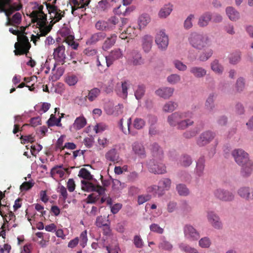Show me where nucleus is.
Returning <instances> with one entry per match:
<instances>
[{"label":"nucleus","mask_w":253,"mask_h":253,"mask_svg":"<svg viewBox=\"0 0 253 253\" xmlns=\"http://www.w3.org/2000/svg\"><path fill=\"white\" fill-rule=\"evenodd\" d=\"M192 115L189 112H176L168 117L167 121L171 126H177L178 129L184 130L194 124V121L188 119Z\"/></svg>","instance_id":"obj_1"},{"label":"nucleus","mask_w":253,"mask_h":253,"mask_svg":"<svg viewBox=\"0 0 253 253\" xmlns=\"http://www.w3.org/2000/svg\"><path fill=\"white\" fill-rule=\"evenodd\" d=\"M235 162L242 167V172L248 175L253 171V163L250 159L249 154L241 148L234 149L231 152Z\"/></svg>","instance_id":"obj_2"},{"label":"nucleus","mask_w":253,"mask_h":253,"mask_svg":"<svg viewBox=\"0 0 253 253\" xmlns=\"http://www.w3.org/2000/svg\"><path fill=\"white\" fill-rule=\"evenodd\" d=\"M21 29H22L21 31L13 29L12 28L9 29V31L11 33L17 36L18 42H16L14 44L15 49L14 51L16 55H20L24 54L27 55L31 47V44L29 39L24 35L25 28L21 27Z\"/></svg>","instance_id":"obj_3"},{"label":"nucleus","mask_w":253,"mask_h":253,"mask_svg":"<svg viewBox=\"0 0 253 253\" xmlns=\"http://www.w3.org/2000/svg\"><path fill=\"white\" fill-rule=\"evenodd\" d=\"M22 8V4L20 0L13 2L12 0H0V13L3 12L6 16V26H14L11 21L10 16L16 11Z\"/></svg>","instance_id":"obj_4"},{"label":"nucleus","mask_w":253,"mask_h":253,"mask_svg":"<svg viewBox=\"0 0 253 253\" xmlns=\"http://www.w3.org/2000/svg\"><path fill=\"white\" fill-rule=\"evenodd\" d=\"M44 4L46 6L48 13L50 14V19L51 20L48 25H47V23L45 24L42 35H47L52 29L53 25L61 20L65 14V12L58 8L57 6L50 5V3L47 2H44Z\"/></svg>","instance_id":"obj_5"},{"label":"nucleus","mask_w":253,"mask_h":253,"mask_svg":"<svg viewBox=\"0 0 253 253\" xmlns=\"http://www.w3.org/2000/svg\"><path fill=\"white\" fill-rule=\"evenodd\" d=\"M43 6L40 5L38 6V10H33L29 15L32 19V22L36 23L42 28H44L45 24L47 23V15L43 12Z\"/></svg>","instance_id":"obj_6"},{"label":"nucleus","mask_w":253,"mask_h":253,"mask_svg":"<svg viewBox=\"0 0 253 253\" xmlns=\"http://www.w3.org/2000/svg\"><path fill=\"white\" fill-rule=\"evenodd\" d=\"M53 59L55 61L53 70H54L56 64L63 65L66 62V54L65 53V47L63 44H59L54 49L53 53Z\"/></svg>","instance_id":"obj_7"},{"label":"nucleus","mask_w":253,"mask_h":253,"mask_svg":"<svg viewBox=\"0 0 253 253\" xmlns=\"http://www.w3.org/2000/svg\"><path fill=\"white\" fill-rule=\"evenodd\" d=\"M162 159H153L148 163L149 171L155 174H163L166 172V169L165 165L158 162Z\"/></svg>","instance_id":"obj_8"},{"label":"nucleus","mask_w":253,"mask_h":253,"mask_svg":"<svg viewBox=\"0 0 253 253\" xmlns=\"http://www.w3.org/2000/svg\"><path fill=\"white\" fill-rule=\"evenodd\" d=\"M155 42L158 48L162 50H165L169 45V37L163 30L157 32L155 37Z\"/></svg>","instance_id":"obj_9"},{"label":"nucleus","mask_w":253,"mask_h":253,"mask_svg":"<svg viewBox=\"0 0 253 253\" xmlns=\"http://www.w3.org/2000/svg\"><path fill=\"white\" fill-rule=\"evenodd\" d=\"M82 189L86 192H96L99 195H103L105 193V189L99 185H95L91 182L82 180Z\"/></svg>","instance_id":"obj_10"},{"label":"nucleus","mask_w":253,"mask_h":253,"mask_svg":"<svg viewBox=\"0 0 253 253\" xmlns=\"http://www.w3.org/2000/svg\"><path fill=\"white\" fill-rule=\"evenodd\" d=\"M214 194L216 198L224 202L232 201L235 198L234 195L232 192L223 189H216L214 191Z\"/></svg>","instance_id":"obj_11"},{"label":"nucleus","mask_w":253,"mask_h":253,"mask_svg":"<svg viewBox=\"0 0 253 253\" xmlns=\"http://www.w3.org/2000/svg\"><path fill=\"white\" fill-rule=\"evenodd\" d=\"M190 42L192 45L198 50H202L205 47V39L201 35L196 33L192 34L190 37Z\"/></svg>","instance_id":"obj_12"},{"label":"nucleus","mask_w":253,"mask_h":253,"mask_svg":"<svg viewBox=\"0 0 253 253\" xmlns=\"http://www.w3.org/2000/svg\"><path fill=\"white\" fill-rule=\"evenodd\" d=\"M185 237L191 241L197 240L200 236L199 232L191 225H186L184 227Z\"/></svg>","instance_id":"obj_13"},{"label":"nucleus","mask_w":253,"mask_h":253,"mask_svg":"<svg viewBox=\"0 0 253 253\" xmlns=\"http://www.w3.org/2000/svg\"><path fill=\"white\" fill-rule=\"evenodd\" d=\"M128 61L134 66L140 65L144 63V59L141 53L136 50L131 52L128 57Z\"/></svg>","instance_id":"obj_14"},{"label":"nucleus","mask_w":253,"mask_h":253,"mask_svg":"<svg viewBox=\"0 0 253 253\" xmlns=\"http://www.w3.org/2000/svg\"><path fill=\"white\" fill-rule=\"evenodd\" d=\"M208 219L209 223L216 229H220L222 223L220 218L215 213L212 211L208 212Z\"/></svg>","instance_id":"obj_15"},{"label":"nucleus","mask_w":253,"mask_h":253,"mask_svg":"<svg viewBox=\"0 0 253 253\" xmlns=\"http://www.w3.org/2000/svg\"><path fill=\"white\" fill-rule=\"evenodd\" d=\"M107 161L112 162L114 164L119 163L121 159L118 151L115 148H112L108 150L105 155Z\"/></svg>","instance_id":"obj_16"},{"label":"nucleus","mask_w":253,"mask_h":253,"mask_svg":"<svg viewBox=\"0 0 253 253\" xmlns=\"http://www.w3.org/2000/svg\"><path fill=\"white\" fill-rule=\"evenodd\" d=\"M123 56V51L121 49L115 48L112 50L108 55V64L111 66L115 61L122 58Z\"/></svg>","instance_id":"obj_17"},{"label":"nucleus","mask_w":253,"mask_h":253,"mask_svg":"<svg viewBox=\"0 0 253 253\" xmlns=\"http://www.w3.org/2000/svg\"><path fill=\"white\" fill-rule=\"evenodd\" d=\"M106 34L102 32H98L92 34L86 42L87 45H93L99 42H101L106 38Z\"/></svg>","instance_id":"obj_18"},{"label":"nucleus","mask_w":253,"mask_h":253,"mask_svg":"<svg viewBox=\"0 0 253 253\" xmlns=\"http://www.w3.org/2000/svg\"><path fill=\"white\" fill-rule=\"evenodd\" d=\"M237 194L246 200H253V188L248 187H240L237 191Z\"/></svg>","instance_id":"obj_19"},{"label":"nucleus","mask_w":253,"mask_h":253,"mask_svg":"<svg viewBox=\"0 0 253 253\" xmlns=\"http://www.w3.org/2000/svg\"><path fill=\"white\" fill-rule=\"evenodd\" d=\"M117 36L115 34H111L107 37L102 45V49L104 51H107L111 48L116 43Z\"/></svg>","instance_id":"obj_20"},{"label":"nucleus","mask_w":253,"mask_h":253,"mask_svg":"<svg viewBox=\"0 0 253 253\" xmlns=\"http://www.w3.org/2000/svg\"><path fill=\"white\" fill-rule=\"evenodd\" d=\"M225 12L228 18L232 21H236L240 18L239 12L233 7H227L226 8Z\"/></svg>","instance_id":"obj_21"},{"label":"nucleus","mask_w":253,"mask_h":253,"mask_svg":"<svg viewBox=\"0 0 253 253\" xmlns=\"http://www.w3.org/2000/svg\"><path fill=\"white\" fill-rule=\"evenodd\" d=\"M95 28L98 31L103 32L113 30V26L109 25L107 21L104 20H99L97 21L95 24Z\"/></svg>","instance_id":"obj_22"},{"label":"nucleus","mask_w":253,"mask_h":253,"mask_svg":"<svg viewBox=\"0 0 253 253\" xmlns=\"http://www.w3.org/2000/svg\"><path fill=\"white\" fill-rule=\"evenodd\" d=\"M174 91V89L171 87H163L160 88L156 91V93L158 96L168 99L172 96Z\"/></svg>","instance_id":"obj_23"},{"label":"nucleus","mask_w":253,"mask_h":253,"mask_svg":"<svg viewBox=\"0 0 253 253\" xmlns=\"http://www.w3.org/2000/svg\"><path fill=\"white\" fill-rule=\"evenodd\" d=\"M153 37L149 35L144 36L142 39V46L145 52H148L151 49Z\"/></svg>","instance_id":"obj_24"},{"label":"nucleus","mask_w":253,"mask_h":253,"mask_svg":"<svg viewBox=\"0 0 253 253\" xmlns=\"http://www.w3.org/2000/svg\"><path fill=\"white\" fill-rule=\"evenodd\" d=\"M132 150L138 157L144 158L146 156V152L144 146L139 143L135 142L132 145Z\"/></svg>","instance_id":"obj_25"},{"label":"nucleus","mask_w":253,"mask_h":253,"mask_svg":"<svg viewBox=\"0 0 253 253\" xmlns=\"http://www.w3.org/2000/svg\"><path fill=\"white\" fill-rule=\"evenodd\" d=\"M66 171L67 169L63 168L62 165L56 166L52 168L50 173L51 176L53 178L55 177L56 174L59 175L60 178H62Z\"/></svg>","instance_id":"obj_26"},{"label":"nucleus","mask_w":253,"mask_h":253,"mask_svg":"<svg viewBox=\"0 0 253 253\" xmlns=\"http://www.w3.org/2000/svg\"><path fill=\"white\" fill-rule=\"evenodd\" d=\"M172 10V5L169 3L165 4L162 7L158 13V16L160 18H167Z\"/></svg>","instance_id":"obj_27"},{"label":"nucleus","mask_w":253,"mask_h":253,"mask_svg":"<svg viewBox=\"0 0 253 253\" xmlns=\"http://www.w3.org/2000/svg\"><path fill=\"white\" fill-rule=\"evenodd\" d=\"M96 65L98 68L102 70L105 67H109L110 65L108 64V56L103 54H99L97 56Z\"/></svg>","instance_id":"obj_28"},{"label":"nucleus","mask_w":253,"mask_h":253,"mask_svg":"<svg viewBox=\"0 0 253 253\" xmlns=\"http://www.w3.org/2000/svg\"><path fill=\"white\" fill-rule=\"evenodd\" d=\"M151 150L153 159H162L163 157V152L161 148L157 143L153 144L151 146Z\"/></svg>","instance_id":"obj_29"},{"label":"nucleus","mask_w":253,"mask_h":253,"mask_svg":"<svg viewBox=\"0 0 253 253\" xmlns=\"http://www.w3.org/2000/svg\"><path fill=\"white\" fill-rule=\"evenodd\" d=\"M86 125V120L84 116L77 117L73 124V127L76 130H80Z\"/></svg>","instance_id":"obj_30"},{"label":"nucleus","mask_w":253,"mask_h":253,"mask_svg":"<svg viewBox=\"0 0 253 253\" xmlns=\"http://www.w3.org/2000/svg\"><path fill=\"white\" fill-rule=\"evenodd\" d=\"M158 247L161 250L170 252L172 250L173 246L169 241L166 240L165 237H162L159 243Z\"/></svg>","instance_id":"obj_31"},{"label":"nucleus","mask_w":253,"mask_h":253,"mask_svg":"<svg viewBox=\"0 0 253 253\" xmlns=\"http://www.w3.org/2000/svg\"><path fill=\"white\" fill-rule=\"evenodd\" d=\"M147 191L148 193H152L154 196H161L164 194L163 189L160 185L150 186L147 188Z\"/></svg>","instance_id":"obj_32"},{"label":"nucleus","mask_w":253,"mask_h":253,"mask_svg":"<svg viewBox=\"0 0 253 253\" xmlns=\"http://www.w3.org/2000/svg\"><path fill=\"white\" fill-rule=\"evenodd\" d=\"M131 1L132 0H123L124 5H120L118 7L115 8L114 10V13L117 15H125L127 10V9L125 7V6L130 4Z\"/></svg>","instance_id":"obj_33"},{"label":"nucleus","mask_w":253,"mask_h":253,"mask_svg":"<svg viewBox=\"0 0 253 253\" xmlns=\"http://www.w3.org/2000/svg\"><path fill=\"white\" fill-rule=\"evenodd\" d=\"M151 18L148 14H141L138 20V25L140 28H143L150 22Z\"/></svg>","instance_id":"obj_34"},{"label":"nucleus","mask_w":253,"mask_h":253,"mask_svg":"<svg viewBox=\"0 0 253 253\" xmlns=\"http://www.w3.org/2000/svg\"><path fill=\"white\" fill-rule=\"evenodd\" d=\"M191 74L197 78L203 77L206 75V71L204 69L199 67H193L190 70Z\"/></svg>","instance_id":"obj_35"},{"label":"nucleus","mask_w":253,"mask_h":253,"mask_svg":"<svg viewBox=\"0 0 253 253\" xmlns=\"http://www.w3.org/2000/svg\"><path fill=\"white\" fill-rule=\"evenodd\" d=\"M205 157L202 156L198 160L196 166V172L199 175H201L204 173L205 169Z\"/></svg>","instance_id":"obj_36"},{"label":"nucleus","mask_w":253,"mask_h":253,"mask_svg":"<svg viewBox=\"0 0 253 253\" xmlns=\"http://www.w3.org/2000/svg\"><path fill=\"white\" fill-rule=\"evenodd\" d=\"M100 92L101 90L98 88H93L89 91L86 97L88 98L89 101H93L95 100L98 97V96H99Z\"/></svg>","instance_id":"obj_37"},{"label":"nucleus","mask_w":253,"mask_h":253,"mask_svg":"<svg viewBox=\"0 0 253 253\" xmlns=\"http://www.w3.org/2000/svg\"><path fill=\"white\" fill-rule=\"evenodd\" d=\"M123 119H122L119 123V126L120 128L123 132L125 134H129L130 133V125L131 124V118H129L127 119L126 127L123 126Z\"/></svg>","instance_id":"obj_38"},{"label":"nucleus","mask_w":253,"mask_h":253,"mask_svg":"<svg viewBox=\"0 0 253 253\" xmlns=\"http://www.w3.org/2000/svg\"><path fill=\"white\" fill-rule=\"evenodd\" d=\"M177 106L176 103L169 101L164 105L163 110L165 112H171L175 110Z\"/></svg>","instance_id":"obj_39"},{"label":"nucleus","mask_w":253,"mask_h":253,"mask_svg":"<svg viewBox=\"0 0 253 253\" xmlns=\"http://www.w3.org/2000/svg\"><path fill=\"white\" fill-rule=\"evenodd\" d=\"M145 87L143 84H139L134 91V95L137 100L141 99L144 95Z\"/></svg>","instance_id":"obj_40"},{"label":"nucleus","mask_w":253,"mask_h":253,"mask_svg":"<svg viewBox=\"0 0 253 253\" xmlns=\"http://www.w3.org/2000/svg\"><path fill=\"white\" fill-rule=\"evenodd\" d=\"M211 68L213 72L218 74H221L223 71V67L217 60H214L211 63Z\"/></svg>","instance_id":"obj_41"},{"label":"nucleus","mask_w":253,"mask_h":253,"mask_svg":"<svg viewBox=\"0 0 253 253\" xmlns=\"http://www.w3.org/2000/svg\"><path fill=\"white\" fill-rule=\"evenodd\" d=\"M108 218V216L107 217L102 216H98L95 222L96 226L98 227H102V226L110 224V221Z\"/></svg>","instance_id":"obj_42"},{"label":"nucleus","mask_w":253,"mask_h":253,"mask_svg":"<svg viewBox=\"0 0 253 253\" xmlns=\"http://www.w3.org/2000/svg\"><path fill=\"white\" fill-rule=\"evenodd\" d=\"M78 176L86 180H90L92 179V175L90 174V172L85 168H82L80 170Z\"/></svg>","instance_id":"obj_43"},{"label":"nucleus","mask_w":253,"mask_h":253,"mask_svg":"<svg viewBox=\"0 0 253 253\" xmlns=\"http://www.w3.org/2000/svg\"><path fill=\"white\" fill-rule=\"evenodd\" d=\"M145 125V121L140 118H136L133 121V126L137 129H142Z\"/></svg>","instance_id":"obj_44"},{"label":"nucleus","mask_w":253,"mask_h":253,"mask_svg":"<svg viewBox=\"0 0 253 253\" xmlns=\"http://www.w3.org/2000/svg\"><path fill=\"white\" fill-rule=\"evenodd\" d=\"M129 86V81H126L122 83V91L119 95L123 98H126L127 96V89Z\"/></svg>","instance_id":"obj_45"},{"label":"nucleus","mask_w":253,"mask_h":253,"mask_svg":"<svg viewBox=\"0 0 253 253\" xmlns=\"http://www.w3.org/2000/svg\"><path fill=\"white\" fill-rule=\"evenodd\" d=\"M171 180L169 178H163L159 182V185L162 187L163 189V192L164 190H168L171 186Z\"/></svg>","instance_id":"obj_46"},{"label":"nucleus","mask_w":253,"mask_h":253,"mask_svg":"<svg viewBox=\"0 0 253 253\" xmlns=\"http://www.w3.org/2000/svg\"><path fill=\"white\" fill-rule=\"evenodd\" d=\"M178 193L181 196H187L189 194V190L184 184H179L176 186Z\"/></svg>","instance_id":"obj_47"},{"label":"nucleus","mask_w":253,"mask_h":253,"mask_svg":"<svg viewBox=\"0 0 253 253\" xmlns=\"http://www.w3.org/2000/svg\"><path fill=\"white\" fill-rule=\"evenodd\" d=\"M79 239L80 245L83 248H84L86 245L88 240L86 230H84L81 233Z\"/></svg>","instance_id":"obj_48"},{"label":"nucleus","mask_w":253,"mask_h":253,"mask_svg":"<svg viewBox=\"0 0 253 253\" xmlns=\"http://www.w3.org/2000/svg\"><path fill=\"white\" fill-rule=\"evenodd\" d=\"M11 21L14 24V26H17L19 25L22 20V15L19 12H16L12 17H10Z\"/></svg>","instance_id":"obj_49"},{"label":"nucleus","mask_w":253,"mask_h":253,"mask_svg":"<svg viewBox=\"0 0 253 253\" xmlns=\"http://www.w3.org/2000/svg\"><path fill=\"white\" fill-rule=\"evenodd\" d=\"M180 80V76L176 74H171L167 78L168 82L169 84H173L178 83Z\"/></svg>","instance_id":"obj_50"},{"label":"nucleus","mask_w":253,"mask_h":253,"mask_svg":"<svg viewBox=\"0 0 253 253\" xmlns=\"http://www.w3.org/2000/svg\"><path fill=\"white\" fill-rule=\"evenodd\" d=\"M150 230L151 232L159 234H162L164 232V228L161 227L156 223H153L150 225Z\"/></svg>","instance_id":"obj_51"},{"label":"nucleus","mask_w":253,"mask_h":253,"mask_svg":"<svg viewBox=\"0 0 253 253\" xmlns=\"http://www.w3.org/2000/svg\"><path fill=\"white\" fill-rule=\"evenodd\" d=\"M241 59V55L239 52L232 53L229 57V62L232 64H237Z\"/></svg>","instance_id":"obj_52"},{"label":"nucleus","mask_w":253,"mask_h":253,"mask_svg":"<svg viewBox=\"0 0 253 253\" xmlns=\"http://www.w3.org/2000/svg\"><path fill=\"white\" fill-rule=\"evenodd\" d=\"M173 64L174 67L179 71H184L187 69V66L180 60H174L173 61Z\"/></svg>","instance_id":"obj_53"},{"label":"nucleus","mask_w":253,"mask_h":253,"mask_svg":"<svg viewBox=\"0 0 253 253\" xmlns=\"http://www.w3.org/2000/svg\"><path fill=\"white\" fill-rule=\"evenodd\" d=\"M60 121V118H56L53 115H51L47 122L48 126H60L61 125Z\"/></svg>","instance_id":"obj_54"},{"label":"nucleus","mask_w":253,"mask_h":253,"mask_svg":"<svg viewBox=\"0 0 253 253\" xmlns=\"http://www.w3.org/2000/svg\"><path fill=\"white\" fill-rule=\"evenodd\" d=\"M64 136L62 135L58 139V140L55 144V150L56 151H61L64 149V146L63 145L64 141Z\"/></svg>","instance_id":"obj_55"},{"label":"nucleus","mask_w":253,"mask_h":253,"mask_svg":"<svg viewBox=\"0 0 253 253\" xmlns=\"http://www.w3.org/2000/svg\"><path fill=\"white\" fill-rule=\"evenodd\" d=\"M180 164L184 167L189 166L192 164V159L189 156H183L180 159Z\"/></svg>","instance_id":"obj_56"},{"label":"nucleus","mask_w":253,"mask_h":253,"mask_svg":"<svg viewBox=\"0 0 253 253\" xmlns=\"http://www.w3.org/2000/svg\"><path fill=\"white\" fill-rule=\"evenodd\" d=\"M124 106L123 104H119L115 106L113 108L112 114L114 116H118L123 112Z\"/></svg>","instance_id":"obj_57"},{"label":"nucleus","mask_w":253,"mask_h":253,"mask_svg":"<svg viewBox=\"0 0 253 253\" xmlns=\"http://www.w3.org/2000/svg\"><path fill=\"white\" fill-rule=\"evenodd\" d=\"M39 32L40 34L38 33L37 35H32L31 36V41L36 44V42L40 40V37L45 36L46 35H42V32L44 31V28H41V26H38Z\"/></svg>","instance_id":"obj_58"},{"label":"nucleus","mask_w":253,"mask_h":253,"mask_svg":"<svg viewBox=\"0 0 253 253\" xmlns=\"http://www.w3.org/2000/svg\"><path fill=\"white\" fill-rule=\"evenodd\" d=\"M71 2L73 4V6H72V13L74 15H77L75 11L82 8L80 7V0H72Z\"/></svg>","instance_id":"obj_59"},{"label":"nucleus","mask_w":253,"mask_h":253,"mask_svg":"<svg viewBox=\"0 0 253 253\" xmlns=\"http://www.w3.org/2000/svg\"><path fill=\"white\" fill-rule=\"evenodd\" d=\"M78 80V78L75 75L69 76L66 78V82L70 86L75 85Z\"/></svg>","instance_id":"obj_60"},{"label":"nucleus","mask_w":253,"mask_h":253,"mask_svg":"<svg viewBox=\"0 0 253 253\" xmlns=\"http://www.w3.org/2000/svg\"><path fill=\"white\" fill-rule=\"evenodd\" d=\"M34 185V182L32 181H28L23 182L20 186V190L21 191H27L30 189Z\"/></svg>","instance_id":"obj_61"},{"label":"nucleus","mask_w":253,"mask_h":253,"mask_svg":"<svg viewBox=\"0 0 253 253\" xmlns=\"http://www.w3.org/2000/svg\"><path fill=\"white\" fill-rule=\"evenodd\" d=\"M151 198V196L149 194L140 195L138 197V203L139 205L143 204L145 202L150 200Z\"/></svg>","instance_id":"obj_62"},{"label":"nucleus","mask_w":253,"mask_h":253,"mask_svg":"<svg viewBox=\"0 0 253 253\" xmlns=\"http://www.w3.org/2000/svg\"><path fill=\"white\" fill-rule=\"evenodd\" d=\"M133 243L137 248H141L143 246V241L139 236L135 235L134 237Z\"/></svg>","instance_id":"obj_63"},{"label":"nucleus","mask_w":253,"mask_h":253,"mask_svg":"<svg viewBox=\"0 0 253 253\" xmlns=\"http://www.w3.org/2000/svg\"><path fill=\"white\" fill-rule=\"evenodd\" d=\"M97 53V49L91 47H88L84 51V53L87 56H93Z\"/></svg>","instance_id":"obj_64"}]
</instances>
